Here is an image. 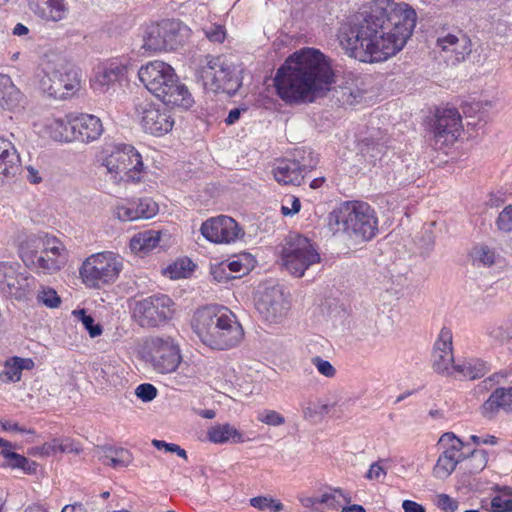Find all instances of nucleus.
I'll return each instance as SVG.
<instances>
[{
  "mask_svg": "<svg viewBox=\"0 0 512 512\" xmlns=\"http://www.w3.org/2000/svg\"><path fill=\"white\" fill-rule=\"evenodd\" d=\"M147 348L146 361L159 373H171L181 362L180 349L170 337H154Z\"/></svg>",
  "mask_w": 512,
  "mask_h": 512,
  "instance_id": "17",
  "label": "nucleus"
},
{
  "mask_svg": "<svg viewBox=\"0 0 512 512\" xmlns=\"http://www.w3.org/2000/svg\"><path fill=\"white\" fill-rule=\"evenodd\" d=\"M453 336L449 328L443 327L435 341L432 353V367L438 374L453 375L454 364Z\"/></svg>",
  "mask_w": 512,
  "mask_h": 512,
  "instance_id": "23",
  "label": "nucleus"
},
{
  "mask_svg": "<svg viewBox=\"0 0 512 512\" xmlns=\"http://www.w3.org/2000/svg\"><path fill=\"white\" fill-rule=\"evenodd\" d=\"M190 29L177 19H164L146 27L143 48L146 51L160 52L175 50L182 45Z\"/></svg>",
  "mask_w": 512,
  "mask_h": 512,
  "instance_id": "11",
  "label": "nucleus"
},
{
  "mask_svg": "<svg viewBox=\"0 0 512 512\" xmlns=\"http://www.w3.org/2000/svg\"><path fill=\"white\" fill-rule=\"evenodd\" d=\"M490 370V364L481 358H464L454 364L451 377L460 380H476L484 377Z\"/></svg>",
  "mask_w": 512,
  "mask_h": 512,
  "instance_id": "29",
  "label": "nucleus"
},
{
  "mask_svg": "<svg viewBox=\"0 0 512 512\" xmlns=\"http://www.w3.org/2000/svg\"><path fill=\"white\" fill-rule=\"evenodd\" d=\"M191 328L207 347L229 350L244 338V330L236 315L226 306L211 304L198 308L192 317Z\"/></svg>",
  "mask_w": 512,
  "mask_h": 512,
  "instance_id": "3",
  "label": "nucleus"
},
{
  "mask_svg": "<svg viewBox=\"0 0 512 512\" xmlns=\"http://www.w3.org/2000/svg\"><path fill=\"white\" fill-rule=\"evenodd\" d=\"M462 128V118L456 108L438 110L432 126V145L435 149L452 145L460 136Z\"/></svg>",
  "mask_w": 512,
  "mask_h": 512,
  "instance_id": "18",
  "label": "nucleus"
},
{
  "mask_svg": "<svg viewBox=\"0 0 512 512\" xmlns=\"http://www.w3.org/2000/svg\"><path fill=\"white\" fill-rule=\"evenodd\" d=\"M388 150L389 147L386 139H375L371 137L365 138L362 141L361 153L366 160L373 165H376L377 162L381 163Z\"/></svg>",
  "mask_w": 512,
  "mask_h": 512,
  "instance_id": "32",
  "label": "nucleus"
},
{
  "mask_svg": "<svg viewBox=\"0 0 512 512\" xmlns=\"http://www.w3.org/2000/svg\"><path fill=\"white\" fill-rule=\"evenodd\" d=\"M157 388L150 383L140 384L135 389V395L143 402H150L157 396Z\"/></svg>",
  "mask_w": 512,
  "mask_h": 512,
  "instance_id": "52",
  "label": "nucleus"
},
{
  "mask_svg": "<svg viewBox=\"0 0 512 512\" xmlns=\"http://www.w3.org/2000/svg\"><path fill=\"white\" fill-rule=\"evenodd\" d=\"M38 464L35 461L29 460L25 456L18 469H21L26 474H34L37 471Z\"/></svg>",
  "mask_w": 512,
  "mask_h": 512,
  "instance_id": "62",
  "label": "nucleus"
},
{
  "mask_svg": "<svg viewBox=\"0 0 512 512\" xmlns=\"http://www.w3.org/2000/svg\"><path fill=\"white\" fill-rule=\"evenodd\" d=\"M38 302L49 308H57L61 304V299L52 288H42L37 295Z\"/></svg>",
  "mask_w": 512,
  "mask_h": 512,
  "instance_id": "48",
  "label": "nucleus"
},
{
  "mask_svg": "<svg viewBox=\"0 0 512 512\" xmlns=\"http://www.w3.org/2000/svg\"><path fill=\"white\" fill-rule=\"evenodd\" d=\"M100 160L114 181H140L143 161L139 152L132 145L106 143L100 153Z\"/></svg>",
  "mask_w": 512,
  "mask_h": 512,
  "instance_id": "8",
  "label": "nucleus"
},
{
  "mask_svg": "<svg viewBox=\"0 0 512 512\" xmlns=\"http://www.w3.org/2000/svg\"><path fill=\"white\" fill-rule=\"evenodd\" d=\"M416 20L409 4L377 0L341 28L340 43L350 57L361 62H383L404 48Z\"/></svg>",
  "mask_w": 512,
  "mask_h": 512,
  "instance_id": "1",
  "label": "nucleus"
},
{
  "mask_svg": "<svg viewBox=\"0 0 512 512\" xmlns=\"http://www.w3.org/2000/svg\"><path fill=\"white\" fill-rule=\"evenodd\" d=\"M195 265L189 259H182L176 261L172 265H169L166 273L169 275L171 279H179L186 277L191 271H193V267Z\"/></svg>",
  "mask_w": 512,
  "mask_h": 512,
  "instance_id": "43",
  "label": "nucleus"
},
{
  "mask_svg": "<svg viewBox=\"0 0 512 512\" xmlns=\"http://www.w3.org/2000/svg\"><path fill=\"white\" fill-rule=\"evenodd\" d=\"M31 12L44 21L59 22L66 18L68 6L65 0H27Z\"/></svg>",
  "mask_w": 512,
  "mask_h": 512,
  "instance_id": "25",
  "label": "nucleus"
},
{
  "mask_svg": "<svg viewBox=\"0 0 512 512\" xmlns=\"http://www.w3.org/2000/svg\"><path fill=\"white\" fill-rule=\"evenodd\" d=\"M472 257L474 262L490 267L495 263L496 254L490 247L482 245L473 248Z\"/></svg>",
  "mask_w": 512,
  "mask_h": 512,
  "instance_id": "44",
  "label": "nucleus"
},
{
  "mask_svg": "<svg viewBox=\"0 0 512 512\" xmlns=\"http://www.w3.org/2000/svg\"><path fill=\"white\" fill-rule=\"evenodd\" d=\"M318 159L311 149H295L292 158H285L276 164L273 174L277 182L285 185H300L305 174L311 172L317 165Z\"/></svg>",
  "mask_w": 512,
  "mask_h": 512,
  "instance_id": "14",
  "label": "nucleus"
},
{
  "mask_svg": "<svg viewBox=\"0 0 512 512\" xmlns=\"http://www.w3.org/2000/svg\"><path fill=\"white\" fill-rule=\"evenodd\" d=\"M59 452L62 453H75L79 454L82 451V448L72 440L66 439L64 441H60V445L58 446Z\"/></svg>",
  "mask_w": 512,
  "mask_h": 512,
  "instance_id": "59",
  "label": "nucleus"
},
{
  "mask_svg": "<svg viewBox=\"0 0 512 512\" xmlns=\"http://www.w3.org/2000/svg\"><path fill=\"white\" fill-rule=\"evenodd\" d=\"M330 405L320 399L307 400L302 404L303 416L307 420L323 418L329 412Z\"/></svg>",
  "mask_w": 512,
  "mask_h": 512,
  "instance_id": "36",
  "label": "nucleus"
},
{
  "mask_svg": "<svg viewBox=\"0 0 512 512\" xmlns=\"http://www.w3.org/2000/svg\"><path fill=\"white\" fill-rule=\"evenodd\" d=\"M173 301L165 294H155L138 300L132 309L133 319L143 328L159 327L171 319Z\"/></svg>",
  "mask_w": 512,
  "mask_h": 512,
  "instance_id": "13",
  "label": "nucleus"
},
{
  "mask_svg": "<svg viewBox=\"0 0 512 512\" xmlns=\"http://www.w3.org/2000/svg\"><path fill=\"white\" fill-rule=\"evenodd\" d=\"M20 256L27 267H35L49 274L59 271L67 261L63 243L45 233L27 237L21 244Z\"/></svg>",
  "mask_w": 512,
  "mask_h": 512,
  "instance_id": "6",
  "label": "nucleus"
},
{
  "mask_svg": "<svg viewBox=\"0 0 512 512\" xmlns=\"http://www.w3.org/2000/svg\"><path fill=\"white\" fill-rule=\"evenodd\" d=\"M21 169V160L15 145L0 137V186L14 178Z\"/></svg>",
  "mask_w": 512,
  "mask_h": 512,
  "instance_id": "24",
  "label": "nucleus"
},
{
  "mask_svg": "<svg viewBox=\"0 0 512 512\" xmlns=\"http://www.w3.org/2000/svg\"><path fill=\"white\" fill-rule=\"evenodd\" d=\"M330 230H343L361 240H371L378 231V219L371 206L362 201L342 203L328 215Z\"/></svg>",
  "mask_w": 512,
  "mask_h": 512,
  "instance_id": "5",
  "label": "nucleus"
},
{
  "mask_svg": "<svg viewBox=\"0 0 512 512\" xmlns=\"http://www.w3.org/2000/svg\"><path fill=\"white\" fill-rule=\"evenodd\" d=\"M127 66L113 61L107 64L102 72L97 76V81L101 86H110L114 83H120L126 78Z\"/></svg>",
  "mask_w": 512,
  "mask_h": 512,
  "instance_id": "35",
  "label": "nucleus"
},
{
  "mask_svg": "<svg viewBox=\"0 0 512 512\" xmlns=\"http://www.w3.org/2000/svg\"><path fill=\"white\" fill-rule=\"evenodd\" d=\"M138 77L147 90L166 105L188 109L194 103L191 93L180 82L174 69L163 61H151L141 66Z\"/></svg>",
  "mask_w": 512,
  "mask_h": 512,
  "instance_id": "4",
  "label": "nucleus"
},
{
  "mask_svg": "<svg viewBox=\"0 0 512 512\" xmlns=\"http://www.w3.org/2000/svg\"><path fill=\"white\" fill-rule=\"evenodd\" d=\"M281 259L290 274L302 277L311 265L320 261V255L307 237L291 233L285 239Z\"/></svg>",
  "mask_w": 512,
  "mask_h": 512,
  "instance_id": "12",
  "label": "nucleus"
},
{
  "mask_svg": "<svg viewBox=\"0 0 512 512\" xmlns=\"http://www.w3.org/2000/svg\"><path fill=\"white\" fill-rule=\"evenodd\" d=\"M201 234L212 243L235 242L244 235L238 223L231 217L220 215L202 223Z\"/></svg>",
  "mask_w": 512,
  "mask_h": 512,
  "instance_id": "21",
  "label": "nucleus"
},
{
  "mask_svg": "<svg viewBox=\"0 0 512 512\" xmlns=\"http://www.w3.org/2000/svg\"><path fill=\"white\" fill-rule=\"evenodd\" d=\"M437 46L443 51H451L455 55V61H464L472 52V42L469 36L462 31L456 34L448 33L437 39Z\"/></svg>",
  "mask_w": 512,
  "mask_h": 512,
  "instance_id": "27",
  "label": "nucleus"
},
{
  "mask_svg": "<svg viewBox=\"0 0 512 512\" xmlns=\"http://www.w3.org/2000/svg\"><path fill=\"white\" fill-rule=\"evenodd\" d=\"M256 309L268 322H279L289 310V303L280 286L265 288L256 301Z\"/></svg>",
  "mask_w": 512,
  "mask_h": 512,
  "instance_id": "22",
  "label": "nucleus"
},
{
  "mask_svg": "<svg viewBox=\"0 0 512 512\" xmlns=\"http://www.w3.org/2000/svg\"><path fill=\"white\" fill-rule=\"evenodd\" d=\"M436 505L444 512H456L459 503L447 494H439L437 496Z\"/></svg>",
  "mask_w": 512,
  "mask_h": 512,
  "instance_id": "54",
  "label": "nucleus"
},
{
  "mask_svg": "<svg viewBox=\"0 0 512 512\" xmlns=\"http://www.w3.org/2000/svg\"><path fill=\"white\" fill-rule=\"evenodd\" d=\"M240 70L221 57H206V64L199 70V77L206 89L215 93L234 95L242 85Z\"/></svg>",
  "mask_w": 512,
  "mask_h": 512,
  "instance_id": "10",
  "label": "nucleus"
},
{
  "mask_svg": "<svg viewBox=\"0 0 512 512\" xmlns=\"http://www.w3.org/2000/svg\"><path fill=\"white\" fill-rule=\"evenodd\" d=\"M439 444L445 450L433 468V475L438 479H446L455 470L457 464L464 461L465 454L462 449L465 444L453 432L444 433L439 439Z\"/></svg>",
  "mask_w": 512,
  "mask_h": 512,
  "instance_id": "20",
  "label": "nucleus"
},
{
  "mask_svg": "<svg viewBox=\"0 0 512 512\" xmlns=\"http://www.w3.org/2000/svg\"><path fill=\"white\" fill-rule=\"evenodd\" d=\"M250 505L258 510L269 509L273 512L282 511L284 506L281 502L269 496H257L250 499Z\"/></svg>",
  "mask_w": 512,
  "mask_h": 512,
  "instance_id": "46",
  "label": "nucleus"
},
{
  "mask_svg": "<svg viewBox=\"0 0 512 512\" xmlns=\"http://www.w3.org/2000/svg\"><path fill=\"white\" fill-rule=\"evenodd\" d=\"M500 409L512 410V386L496 388L480 407L481 414L487 419H492Z\"/></svg>",
  "mask_w": 512,
  "mask_h": 512,
  "instance_id": "28",
  "label": "nucleus"
},
{
  "mask_svg": "<svg viewBox=\"0 0 512 512\" xmlns=\"http://www.w3.org/2000/svg\"><path fill=\"white\" fill-rule=\"evenodd\" d=\"M254 258L249 253H244L240 255L236 260H232L230 262H226L230 274L241 273L246 274L254 267Z\"/></svg>",
  "mask_w": 512,
  "mask_h": 512,
  "instance_id": "41",
  "label": "nucleus"
},
{
  "mask_svg": "<svg viewBox=\"0 0 512 512\" xmlns=\"http://www.w3.org/2000/svg\"><path fill=\"white\" fill-rule=\"evenodd\" d=\"M334 73L326 56L314 48L294 52L277 69L274 85L277 95L288 104L313 103L323 97Z\"/></svg>",
  "mask_w": 512,
  "mask_h": 512,
  "instance_id": "2",
  "label": "nucleus"
},
{
  "mask_svg": "<svg viewBox=\"0 0 512 512\" xmlns=\"http://www.w3.org/2000/svg\"><path fill=\"white\" fill-rule=\"evenodd\" d=\"M12 447L11 442L0 437V455L5 459L4 466L11 469H18L24 456L11 451Z\"/></svg>",
  "mask_w": 512,
  "mask_h": 512,
  "instance_id": "38",
  "label": "nucleus"
},
{
  "mask_svg": "<svg viewBox=\"0 0 512 512\" xmlns=\"http://www.w3.org/2000/svg\"><path fill=\"white\" fill-rule=\"evenodd\" d=\"M123 269V258L111 251L92 254L82 263L79 273L83 283L100 288L115 282Z\"/></svg>",
  "mask_w": 512,
  "mask_h": 512,
  "instance_id": "9",
  "label": "nucleus"
},
{
  "mask_svg": "<svg viewBox=\"0 0 512 512\" xmlns=\"http://www.w3.org/2000/svg\"><path fill=\"white\" fill-rule=\"evenodd\" d=\"M487 335L493 340L504 343L512 340V321L504 324H493L487 327Z\"/></svg>",
  "mask_w": 512,
  "mask_h": 512,
  "instance_id": "40",
  "label": "nucleus"
},
{
  "mask_svg": "<svg viewBox=\"0 0 512 512\" xmlns=\"http://www.w3.org/2000/svg\"><path fill=\"white\" fill-rule=\"evenodd\" d=\"M208 439L217 444L232 442L243 443L244 435L230 424L216 425L208 430Z\"/></svg>",
  "mask_w": 512,
  "mask_h": 512,
  "instance_id": "33",
  "label": "nucleus"
},
{
  "mask_svg": "<svg viewBox=\"0 0 512 512\" xmlns=\"http://www.w3.org/2000/svg\"><path fill=\"white\" fill-rule=\"evenodd\" d=\"M152 444L159 450L164 449L166 452L176 453L179 457L187 459L186 451L177 444L167 443L162 440H153Z\"/></svg>",
  "mask_w": 512,
  "mask_h": 512,
  "instance_id": "56",
  "label": "nucleus"
},
{
  "mask_svg": "<svg viewBox=\"0 0 512 512\" xmlns=\"http://www.w3.org/2000/svg\"><path fill=\"white\" fill-rule=\"evenodd\" d=\"M134 204L138 219H150L158 213V204L151 198H140Z\"/></svg>",
  "mask_w": 512,
  "mask_h": 512,
  "instance_id": "42",
  "label": "nucleus"
},
{
  "mask_svg": "<svg viewBox=\"0 0 512 512\" xmlns=\"http://www.w3.org/2000/svg\"><path fill=\"white\" fill-rule=\"evenodd\" d=\"M288 201H291V208H289L285 205H282V207H281L282 214L287 216V215H293V214L298 213L301 208V202H300L299 198L290 196L288 198Z\"/></svg>",
  "mask_w": 512,
  "mask_h": 512,
  "instance_id": "60",
  "label": "nucleus"
},
{
  "mask_svg": "<svg viewBox=\"0 0 512 512\" xmlns=\"http://www.w3.org/2000/svg\"><path fill=\"white\" fill-rule=\"evenodd\" d=\"M402 508L404 512H426L425 508L421 504L412 500H404Z\"/></svg>",
  "mask_w": 512,
  "mask_h": 512,
  "instance_id": "64",
  "label": "nucleus"
},
{
  "mask_svg": "<svg viewBox=\"0 0 512 512\" xmlns=\"http://www.w3.org/2000/svg\"><path fill=\"white\" fill-rule=\"evenodd\" d=\"M113 214L120 221L138 220L137 209H135L134 201H129L127 205H117Z\"/></svg>",
  "mask_w": 512,
  "mask_h": 512,
  "instance_id": "47",
  "label": "nucleus"
},
{
  "mask_svg": "<svg viewBox=\"0 0 512 512\" xmlns=\"http://www.w3.org/2000/svg\"><path fill=\"white\" fill-rule=\"evenodd\" d=\"M60 445L59 439H53L49 443H45L43 446L39 448L40 455L42 456H50L52 454H55L59 452L58 446Z\"/></svg>",
  "mask_w": 512,
  "mask_h": 512,
  "instance_id": "61",
  "label": "nucleus"
},
{
  "mask_svg": "<svg viewBox=\"0 0 512 512\" xmlns=\"http://www.w3.org/2000/svg\"><path fill=\"white\" fill-rule=\"evenodd\" d=\"M37 77L41 91L55 99H66L80 86L78 68L60 56L44 61Z\"/></svg>",
  "mask_w": 512,
  "mask_h": 512,
  "instance_id": "7",
  "label": "nucleus"
},
{
  "mask_svg": "<svg viewBox=\"0 0 512 512\" xmlns=\"http://www.w3.org/2000/svg\"><path fill=\"white\" fill-rule=\"evenodd\" d=\"M18 262L0 261V292L16 300H24L30 292L32 278L19 271Z\"/></svg>",
  "mask_w": 512,
  "mask_h": 512,
  "instance_id": "19",
  "label": "nucleus"
},
{
  "mask_svg": "<svg viewBox=\"0 0 512 512\" xmlns=\"http://www.w3.org/2000/svg\"><path fill=\"white\" fill-rule=\"evenodd\" d=\"M95 456L107 466L113 468L127 467L132 462V454L124 448L102 445L95 448Z\"/></svg>",
  "mask_w": 512,
  "mask_h": 512,
  "instance_id": "30",
  "label": "nucleus"
},
{
  "mask_svg": "<svg viewBox=\"0 0 512 512\" xmlns=\"http://www.w3.org/2000/svg\"><path fill=\"white\" fill-rule=\"evenodd\" d=\"M497 228L505 233L512 231V204L506 206L496 219Z\"/></svg>",
  "mask_w": 512,
  "mask_h": 512,
  "instance_id": "50",
  "label": "nucleus"
},
{
  "mask_svg": "<svg viewBox=\"0 0 512 512\" xmlns=\"http://www.w3.org/2000/svg\"><path fill=\"white\" fill-rule=\"evenodd\" d=\"M341 105H354L362 99L361 91L352 86L339 87L334 95Z\"/></svg>",
  "mask_w": 512,
  "mask_h": 512,
  "instance_id": "39",
  "label": "nucleus"
},
{
  "mask_svg": "<svg viewBox=\"0 0 512 512\" xmlns=\"http://www.w3.org/2000/svg\"><path fill=\"white\" fill-rule=\"evenodd\" d=\"M160 236L161 232L156 230L139 232L130 240V249L135 253L146 254L158 246Z\"/></svg>",
  "mask_w": 512,
  "mask_h": 512,
  "instance_id": "34",
  "label": "nucleus"
},
{
  "mask_svg": "<svg viewBox=\"0 0 512 512\" xmlns=\"http://www.w3.org/2000/svg\"><path fill=\"white\" fill-rule=\"evenodd\" d=\"M34 362L30 358L11 357L4 363V369L0 372V381L3 383L18 382L23 370H31Z\"/></svg>",
  "mask_w": 512,
  "mask_h": 512,
  "instance_id": "31",
  "label": "nucleus"
},
{
  "mask_svg": "<svg viewBox=\"0 0 512 512\" xmlns=\"http://www.w3.org/2000/svg\"><path fill=\"white\" fill-rule=\"evenodd\" d=\"M258 420L271 426H280L285 423V418L274 410H264L259 414Z\"/></svg>",
  "mask_w": 512,
  "mask_h": 512,
  "instance_id": "53",
  "label": "nucleus"
},
{
  "mask_svg": "<svg viewBox=\"0 0 512 512\" xmlns=\"http://www.w3.org/2000/svg\"><path fill=\"white\" fill-rule=\"evenodd\" d=\"M210 274L213 279L219 283L227 282L231 279L236 278L232 274H230L229 268L226 262H220L214 265H211Z\"/></svg>",
  "mask_w": 512,
  "mask_h": 512,
  "instance_id": "49",
  "label": "nucleus"
},
{
  "mask_svg": "<svg viewBox=\"0 0 512 512\" xmlns=\"http://www.w3.org/2000/svg\"><path fill=\"white\" fill-rule=\"evenodd\" d=\"M135 109L143 130L154 136L170 132L174 126L171 111L165 105L144 100L135 104Z\"/></svg>",
  "mask_w": 512,
  "mask_h": 512,
  "instance_id": "16",
  "label": "nucleus"
},
{
  "mask_svg": "<svg viewBox=\"0 0 512 512\" xmlns=\"http://www.w3.org/2000/svg\"><path fill=\"white\" fill-rule=\"evenodd\" d=\"M492 512H511L512 499L504 500L500 496H495L491 500Z\"/></svg>",
  "mask_w": 512,
  "mask_h": 512,
  "instance_id": "58",
  "label": "nucleus"
},
{
  "mask_svg": "<svg viewBox=\"0 0 512 512\" xmlns=\"http://www.w3.org/2000/svg\"><path fill=\"white\" fill-rule=\"evenodd\" d=\"M312 363L317 368L319 373H321L325 377L332 378L335 376L336 370L329 361L324 360L319 356H316L312 358Z\"/></svg>",
  "mask_w": 512,
  "mask_h": 512,
  "instance_id": "55",
  "label": "nucleus"
},
{
  "mask_svg": "<svg viewBox=\"0 0 512 512\" xmlns=\"http://www.w3.org/2000/svg\"><path fill=\"white\" fill-rule=\"evenodd\" d=\"M206 37L216 43H222L225 39V29L221 25H212L205 30Z\"/></svg>",
  "mask_w": 512,
  "mask_h": 512,
  "instance_id": "57",
  "label": "nucleus"
},
{
  "mask_svg": "<svg viewBox=\"0 0 512 512\" xmlns=\"http://www.w3.org/2000/svg\"><path fill=\"white\" fill-rule=\"evenodd\" d=\"M56 126L65 129V132L55 135L57 141L90 143L103 133L101 120L90 114H81L68 121L58 120Z\"/></svg>",
  "mask_w": 512,
  "mask_h": 512,
  "instance_id": "15",
  "label": "nucleus"
},
{
  "mask_svg": "<svg viewBox=\"0 0 512 512\" xmlns=\"http://www.w3.org/2000/svg\"><path fill=\"white\" fill-rule=\"evenodd\" d=\"M387 460H378L372 463L365 474V478L368 480H383L387 474L386 468L383 463Z\"/></svg>",
  "mask_w": 512,
  "mask_h": 512,
  "instance_id": "51",
  "label": "nucleus"
},
{
  "mask_svg": "<svg viewBox=\"0 0 512 512\" xmlns=\"http://www.w3.org/2000/svg\"><path fill=\"white\" fill-rule=\"evenodd\" d=\"M38 464L35 461L29 460L25 456L18 469H21L26 474H34L37 471Z\"/></svg>",
  "mask_w": 512,
  "mask_h": 512,
  "instance_id": "63",
  "label": "nucleus"
},
{
  "mask_svg": "<svg viewBox=\"0 0 512 512\" xmlns=\"http://www.w3.org/2000/svg\"><path fill=\"white\" fill-rule=\"evenodd\" d=\"M25 103L24 94L11 77L0 73V106L5 110L17 112L24 108Z\"/></svg>",
  "mask_w": 512,
  "mask_h": 512,
  "instance_id": "26",
  "label": "nucleus"
},
{
  "mask_svg": "<svg viewBox=\"0 0 512 512\" xmlns=\"http://www.w3.org/2000/svg\"><path fill=\"white\" fill-rule=\"evenodd\" d=\"M73 314L78 318L79 321L83 324L85 329L88 331L89 335L94 338L100 336L102 334V327L100 324H96L94 318L87 314L84 309L75 310Z\"/></svg>",
  "mask_w": 512,
  "mask_h": 512,
  "instance_id": "45",
  "label": "nucleus"
},
{
  "mask_svg": "<svg viewBox=\"0 0 512 512\" xmlns=\"http://www.w3.org/2000/svg\"><path fill=\"white\" fill-rule=\"evenodd\" d=\"M466 470L470 474H477L484 470L488 462V453L483 449H474L465 455Z\"/></svg>",
  "mask_w": 512,
  "mask_h": 512,
  "instance_id": "37",
  "label": "nucleus"
}]
</instances>
